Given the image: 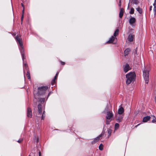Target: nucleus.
Masks as SVG:
<instances>
[{"label":"nucleus","instance_id":"12","mask_svg":"<svg viewBox=\"0 0 156 156\" xmlns=\"http://www.w3.org/2000/svg\"><path fill=\"white\" fill-rule=\"evenodd\" d=\"M113 115L112 112H107L106 119H110L113 116Z\"/></svg>","mask_w":156,"mask_h":156},{"label":"nucleus","instance_id":"32","mask_svg":"<svg viewBox=\"0 0 156 156\" xmlns=\"http://www.w3.org/2000/svg\"><path fill=\"white\" fill-rule=\"evenodd\" d=\"M55 80L53 79L51 82V83H52V85L53 84L52 83H55Z\"/></svg>","mask_w":156,"mask_h":156},{"label":"nucleus","instance_id":"9","mask_svg":"<svg viewBox=\"0 0 156 156\" xmlns=\"http://www.w3.org/2000/svg\"><path fill=\"white\" fill-rule=\"evenodd\" d=\"M26 59V56H25V58L24 59V61H23V60L22 59L23 62V69H24V73H25V69H26L27 71V70H29L28 69V65L26 63V62L25 63V59Z\"/></svg>","mask_w":156,"mask_h":156},{"label":"nucleus","instance_id":"21","mask_svg":"<svg viewBox=\"0 0 156 156\" xmlns=\"http://www.w3.org/2000/svg\"><path fill=\"white\" fill-rule=\"evenodd\" d=\"M136 10L139 12V13L141 14L142 13V9L138 7L136 8Z\"/></svg>","mask_w":156,"mask_h":156},{"label":"nucleus","instance_id":"27","mask_svg":"<svg viewBox=\"0 0 156 156\" xmlns=\"http://www.w3.org/2000/svg\"><path fill=\"white\" fill-rule=\"evenodd\" d=\"M99 149L100 150H102L103 149V145L102 144H101L99 147Z\"/></svg>","mask_w":156,"mask_h":156},{"label":"nucleus","instance_id":"6","mask_svg":"<svg viewBox=\"0 0 156 156\" xmlns=\"http://www.w3.org/2000/svg\"><path fill=\"white\" fill-rule=\"evenodd\" d=\"M105 133V131L104 130H103L101 133L98 137L94 139L92 142V144H93L97 142L99 140L100 138L104 135Z\"/></svg>","mask_w":156,"mask_h":156},{"label":"nucleus","instance_id":"11","mask_svg":"<svg viewBox=\"0 0 156 156\" xmlns=\"http://www.w3.org/2000/svg\"><path fill=\"white\" fill-rule=\"evenodd\" d=\"M134 35L132 34H129L128 37V40L130 42L133 41L134 39Z\"/></svg>","mask_w":156,"mask_h":156},{"label":"nucleus","instance_id":"42","mask_svg":"<svg viewBox=\"0 0 156 156\" xmlns=\"http://www.w3.org/2000/svg\"><path fill=\"white\" fill-rule=\"evenodd\" d=\"M58 73L57 72L55 76H56L57 77L58 76Z\"/></svg>","mask_w":156,"mask_h":156},{"label":"nucleus","instance_id":"13","mask_svg":"<svg viewBox=\"0 0 156 156\" xmlns=\"http://www.w3.org/2000/svg\"><path fill=\"white\" fill-rule=\"evenodd\" d=\"M151 118V117L149 116H147L144 117L143 119V122H146L149 120Z\"/></svg>","mask_w":156,"mask_h":156},{"label":"nucleus","instance_id":"35","mask_svg":"<svg viewBox=\"0 0 156 156\" xmlns=\"http://www.w3.org/2000/svg\"><path fill=\"white\" fill-rule=\"evenodd\" d=\"M110 121L108 120H107L106 121V124L107 125H108L109 124Z\"/></svg>","mask_w":156,"mask_h":156},{"label":"nucleus","instance_id":"43","mask_svg":"<svg viewBox=\"0 0 156 156\" xmlns=\"http://www.w3.org/2000/svg\"><path fill=\"white\" fill-rule=\"evenodd\" d=\"M21 5L22 7H24V5H23V3H21Z\"/></svg>","mask_w":156,"mask_h":156},{"label":"nucleus","instance_id":"26","mask_svg":"<svg viewBox=\"0 0 156 156\" xmlns=\"http://www.w3.org/2000/svg\"><path fill=\"white\" fill-rule=\"evenodd\" d=\"M134 9L133 8H132L131 9V10L129 12V13L130 14H133L134 12Z\"/></svg>","mask_w":156,"mask_h":156},{"label":"nucleus","instance_id":"31","mask_svg":"<svg viewBox=\"0 0 156 156\" xmlns=\"http://www.w3.org/2000/svg\"><path fill=\"white\" fill-rule=\"evenodd\" d=\"M118 5L119 6L120 8L121 6V0H119Z\"/></svg>","mask_w":156,"mask_h":156},{"label":"nucleus","instance_id":"38","mask_svg":"<svg viewBox=\"0 0 156 156\" xmlns=\"http://www.w3.org/2000/svg\"><path fill=\"white\" fill-rule=\"evenodd\" d=\"M51 92H50L49 94H48V97H47V99H48V98L49 97V95H50V94H51Z\"/></svg>","mask_w":156,"mask_h":156},{"label":"nucleus","instance_id":"23","mask_svg":"<svg viewBox=\"0 0 156 156\" xmlns=\"http://www.w3.org/2000/svg\"><path fill=\"white\" fill-rule=\"evenodd\" d=\"M112 129H109L108 130V138H109V137L111 135V134L112 133Z\"/></svg>","mask_w":156,"mask_h":156},{"label":"nucleus","instance_id":"37","mask_svg":"<svg viewBox=\"0 0 156 156\" xmlns=\"http://www.w3.org/2000/svg\"><path fill=\"white\" fill-rule=\"evenodd\" d=\"M152 6L151 5L150 6V8H149V11H151L152 10Z\"/></svg>","mask_w":156,"mask_h":156},{"label":"nucleus","instance_id":"25","mask_svg":"<svg viewBox=\"0 0 156 156\" xmlns=\"http://www.w3.org/2000/svg\"><path fill=\"white\" fill-rule=\"evenodd\" d=\"M45 101V98H40L39 99V101L41 103H43Z\"/></svg>","mask_w":156,"mask_h":156},{"label":"nucleus","instance_id":"15","mask_svg":"<svg viewBox=\"0 0 156 156\" xmlns=\"http://www.w3.org/2000/svg\"><path fill=\"white\" fill-rule=\"evenodd\" d=\"M124 13V9L122 8H121L120 12L119 13V17L121 18L122 17Z\"/></svg>","mask_w":156,"mask_h":156},{"label":"nucleus","instance_id":"5","mask_svg":"<svg viewBox=\"0 0 156 156\" xmlns=\"http://www.w3.org/2000/svg\"><path fill=\"white\" fill-rule=\"evenodd\" d=\"M143 76L145 83L147 84L149 79V71L147 70L144 69L143 71Z\"/></svg>","mask_w":156,"mask_h":156},{"label":"nucleus","instance_id":"20","mask_svg":"<svg viewBox=\"0 0 156 156\" xmlns=\"http://www.w3.org/2000/svg\"><path fill=\"white\" fill-rule=\"evenodd\" d=\"M131 2L133 4L137 5L139 3V2L138 0H132Z\"/></svg>","mask_w":156,"mask_h":156},{"label":"nucleus","instance_id":"24","mask_svg":"<svg viewBox=\"0 0 156 156\" xmlns=\"http://www.w3.org/2000/svg\"><path fill=\"white\" fill-rule=\"evenodd\" d=\"M119 126V124L118 123H116L115 125V130H117L118 129Z\"/></svg>","mask_w":156,"mask_h":156},{"label":"nucleus","instance_id":"2","mask_svg":"<svg viewBox=\"0 0 156 156\" xmlns=\"http://www.w3.org/2000/svg\"><path fill=\"white\" fill-rule=\"evenodd\" d=\"M20 36L17 35L15 37V38L16 42L17 43H18L20 44V53L22 55V58L23 60V61H24V59L25 58V56L24 50L23 48L22 39L20 38Z\"/></svg>","mask_w":156,"mask_h":156},{"label":"nucleus","instance_id":"29","mask_svg":"<svg viewBox=\"0 0 156 156\" xmlns=\"http://www.w3.org/2000/svg\"><path fill=\"white\" fill-rule=\"evenodd\" d=\"M23 140V138H20V139L18 141H17V142L18 143H21Z\"/></svg>","mask_w":156,"mask_h":156},{"label":"nucleus","instance_id":"44","mask_svg":"<svg viewBox=\"0 0 156 156\" xmlns=\"http://www.w3.org/2000/svg\"><path fill=\"white\" fill-rule=\"evenodd\" d=\"M137 52V50H136V51H135V52H136V53Z\"/></svg>","mask_w":156,"mask_h":156},{"label":"nucleus","instance_id":"3","mask_svg":"<svg viewBox=\"0 0 156 156\" xmlns=\"http://www.w3.org/2000/svg\"><path fill=\"white\" fill-rule=\"evenodd\" d=\"M42 106L40 104H39L37 106L38 115H40V116H39V117H41V115H42L41 117V119L42 120H44L45 116V111L44 110L43 111L42 113Z\"/></svg>","mask_w":156,"mask_h":156},{"label":"nucleus","instance_id":"34","mask_svg":"<svg viewBox=\"0 0 156 156\" xmlns=\"http://www.w3.org/2000/svg\"><path fill=\"white\" fill-rule=\"evenodd\" d=\"M154 6H156V0H154V3L153 4Z\"/></svg>","mask_w":156,"mask_h":156},{"label":"nucleus","instance_id":"4","mask_svg":"<svg viewBox=\"0 0 156 156\" xmlns=\"http://www.w3.org/2000/svg\"><path fill=\"white\" fill-rule=\"evenodd\" d=\"M48 87L46 86H43L38 87L37 94L39 95L43 94L45 93L46 90H48Z\"/></svg>","mask_w":156,"mask_h":156},{"label":"nucleus","instance_id":"7","mask_svg":"<svg viewBox=\"0 0 156 156\" xmlns=\"http://www.w3.org/2000/svg\"><path fill=\"white\" fill-rule=\"evenodd\" d=\"M27 116L29 118H31L32 117V111L31 108L29 107L27 108Z\"/></svg>","mask_w":156,"mask_h":156},{"label":"nucleus","instance_id":"8","mask_svg":"<svg viewBox=\"0 0 156 156\" xmlns=\"http://www.w3.org/2000/svg\"><path fill=\"white\" fill-rule=\"evenodd\" d=\"M123 115H117L116 117V120L118 122H120L122 121L123 118Z\"/></svg>","mask_w":156,"mask_h":156},{"label":"nucleus","instance_id":"41","mask_svg":"<svg viewBox=\"0 0 156 156\" xmlns=\"http://www.w3.org/2000/svg\"><path fill=\"white\" fill-rule=\"evenodd\" d=\"M57 78V77H56V76H55L54 78V79L56 80Z\"/></svg>","mask_w":156,"mask_h":156},{"label":"nucleus","instance_id":"40","mask_svg":"<svg viewBox=\"0 0 156 156\" xmlns=\"http://www.w3.org/2000/svg\"><path fill=\"white\" fill-rule=\"evenodd\" d=\"M39 156H41V152L40 151L38 153Z\"/></svg>","mask_w":156,"mask_h":156},{"label":"nucleus","instance_id":"1","mask_svg":"<svg viewBox=\"0 0 156 156\" xmlns=\"http://www.w3.org/2000/svg\"><path fill=\"white\" fill-rule=\"evenodd\" d=\"M136 77L135 72H129L126 75V84L128 85L131 83L133 82Z\"/></svg>","mask_w":156,"mask_h":156},{"label":"nucleus","instance_id":"10","mask_svg":"<svg viewBox=\"0 0 156 156\" xmlns=\"http://www.w3.org/2000/svg\"><path fill=\"white\" fill-rule=\"evenodd\" d=\"M131 68L129 65L127 63H126L123 68V70L124 72L126 73Z\"/></svg>","mask_w":156,"mask_h":156},{"label":"nucleus","instance_id":"22","mask_svg":"<svg viewBox=\"0 0 156 156\" xmlns=\"http://www.w3.org/2000/svg\"><path fill=\"white\" fill-rule=\"evenodd\" d=\"M27 77L28 79L30 80V76L29 71V70H27Z\"/></svg>","mask_w":156,"mask_h":156},{"label":"nucleus","instance_id":"14","mask_svg":"<svg viewBox=\"0 0 156 156\" xmlns=\"http://www.w3.org/2000/svg\"><path fill=\"white\" fill-rule=\"evenodd\" d=\"M136 21V20L135 18L134 17H131L130 18L129 21L130 24L131 25L132 24L135 23Z\"/></svg>","mask_w":156,"mask_h":156},{"label":"nucleus","instance_id":"17","mask_svg":"<svg viewBox=\"0 0 156 156\" xmlns=\"http://www.w3.org/2000/svg\"><path fill=\"white\" fill-rule=\"evenodd\" d=\"M130 50L129 48H127L124 51V55L126 56L129 53V52L130 51Z\"/></svg>","mask_w":156,"mask_h":156},{"label":"nucleus","instance_id":"28","mask_svg":"<svg viewBox=\"0 0 156 156\" xmlns=\"http://www.w3.org/2000/svg\"><path fill=\"white\" fill-rule=\"evenodd\" d=\"M156 117L154 116H153V119L152 121V123H155L156 122Z\"/></svg>","mask_w":156,"mask_h":156},{"label":"nucleus","instance_id":"16","mask_svg":"<svg viewBox=\"0 0 156 156\" xmlns=\"http://www.w3.org/2000/svg\"><path fill=\"white\" fill-rule=\"evenodd\" d=\"M124 112V109L123 108L121 107L118 110V113L119 115H121Z\"/></svg>","mask_w":156,"mask_h":156},{"label":"nucleus","instance_id":"39","mask_svg":"<svg viewBox=\"0 0 156 156\" xmlns=\"http://www.w3.org/2000/svg\"><path fill=\"white\" fill-rule=\"evenodd\" d=\"M141 124V123H140V124H137V125H136V126H135V127L136 128L137 127V126H138L139 125H140V124Z\"/></svg>","mask_w":156,"mask_h":156},{"label":"nucleus","instance_id":"30","mask_svg":"<svg viewBox=\"0 0 156 156\" xmlns=\"http://www.w3.org/2000/svg\"><path fill=\"white\" fill-rule=\"evenodd\" d=\"M24 12V10L23 9L22 11L23 14L22 15V16L21 17V20L22 21L23 18V14Z\"/></svg>","mask_w":156,"mask_h":156},{"label":"nucleus","instance_id":"18","mask_svg":"<svg viewBox=\"0 0 156 156\" xmlns=\"http://www.w3.org/2000/svg\"><path fill=\"white\" fill-rule=\"evenodd\" d=\"M115 38V37L112 36L110 38L109 40L107 42L108 43H112L113 42Z\"/></svg>","mask_w":156,"mask_h":156},{"label":"nucleus","instance_id":"19","mask_svg":"<svg viewBox=\"0 0 156 156\" xmlns=\"http://www.w3.org/2000/svg\"><path fill=\"white\" fill-rule=\"evenodd\" d=\"M119 30L118 29H116L113 35L115 37L117 36L119 34Z\"/></svg>","mask_w":156,"mask_h":156},{"label":"nucleus","instance_id":"36","mask_svg":"<svg viewBox=\"0 0 156 156\" xmlns=\"http://www.w3.org/2000/svg\"><path fill=\"white\" fill-rule=\"evenodd\" d=\"M154 6V10L155 11H156V6Z\"/></svg>","mask_w":156,"mask_h":156},{"label":"nucleus","instance_id":"33","mask_svg":"<svg viewBox=\"0 0 156 156\" xmlns=\"http://www.w3.org/2000/svg\"><path fill=\"white\" fill-rule=\"evenodd\" d=\"M62 65H64L65 64V62L62 61H60Z\"/></svg>","mask_w":156,"mask_h":156}]
</instances>
